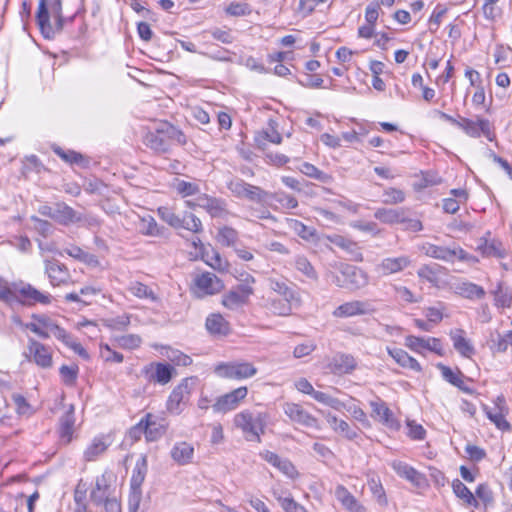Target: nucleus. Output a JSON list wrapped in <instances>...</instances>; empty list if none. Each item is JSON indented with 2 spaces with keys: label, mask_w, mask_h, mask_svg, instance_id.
I'll list each match as a JSON object with an SVG mask.
<instances>
[{
  "label": "nucleus",
  "mask_w": 512,
  "mask_h": 512,
  "mask_svg": "<svg viewBox=\"0 0 512 512\" xmlns=\"http://www.w3.org/2000/svg\"><path fill=\"white\" fill-rule=\"evenodd\" d=\"M266 413L253 414L244 410L234 417V425L240 429L247 441L260 442V434L264 433L266 422Z\"/></svg>",
  "instance_id": "nucleus-1"
},
{
  "label": "nucleus",
  "mask_w": 512,
  "mask_h": 512,
  "mask_svg": "<svg viewBox=\"0 0 512 512\" xmlns=\"http://www.w3.org/2000/svg\"><path fill=\"white\" fill-rule=\"evenodd\" d=\"M230 192L237 198L247 199L248 201L265 204L271 197V193L259 186L252 185L242 179L231 180L228 185Z\"/></svg>",
  "instance_id": "nucleus-2"
},
{
  "label": "nucleus",
  "mask_w": 512,
  "mask_h": 512,
  "mask_svg": "<svg viewBox=\"0 0 512 512\" xmlns=\"http://www.w3.org/2000/svg\"><path fill=\"white\" fill-rule=\"evenodd\" d=\"M217 376L228 379H246L257 373V368L249 362H227L215 366Z\"/></svg>",
  "instance_id": "nucleus-3"
},
{
  "label": "nucleus",
  "mask_w": 512,
  "mask_h": 512,
  "mask_svg": "<svg viewBox=\"0 0 512 512\" xmlns=\"http://www.w3.org/2000/svg\"><path fill=\"white\" fill-rule=\"evenodd\" d=\"M341 277H336L335 283L339 287L349 290H358L368 284L366 273L352 265H343L340 270Z\"/></svg>",
  "instance_id": "nucleus-4"
},
{
  "label": "nucleus",
  "mask_w": 512,
  "mask_h": 512,
  "mask_svg": "<svg viewBox=\"0 0 512 512\" xmlns=\"http://www.w3.org/2000/svg\"><path fill=\"white\" fill-rule=\"evenodd\" d=\"M483 410L487 418L502 431H509L511 429L510 423L506 420L508 408L506 400L503 395H499L493 402V407L483 404Z\"/></svg>",
  "instance_id": "nucleus-5"
},
{
  "label": "nucleus",
  "mask_w": 512,
  "mask_h": 512,
  "mask_svg": "<svg viewBox=\"0 0 512 512\" xmlns=\"http://www.w3.org/2000/svg\"><path fill=\"white\" fill-rule=\"evenodd\" d=\"M194 285V292L199 298L217 294L224 288L222 280L211 272H204L197 275L194 279Z\"/></svg>",
  "instance_id": "nucleus-6"
},
{
  "label": "nucleus",
  "mask_w": 512,
  "mask_h": 512,
  "mask_svg": "<svg viewBox=\"0 0 512 512\" xmlns=\"http://www.w3.org/2000/svg\"><path fill=\"white\" fill-rule=\"evenodd\" d=\"M27 358L37 366L48 369L53 365L52 352L50 348L33 338L28 339Z\"/></svg>",
  "instance_id": "nucleus-7"
},
{
  "label": "nucleus",
  "mask_w": 512,
  "mask_h": 512,
  "mask_svg": "<svg viewBox=\"0 0 512 512\" xmlns=\"http://www.w3.org/2000/svg\"><path fill=\"white\" fill-rule=\"evenodd\" d=\"M295 388L304 394L311 395L316 401L325 404L335 410L345 407L344 403L324 392L316 391L306 378H300L295 382Z\"/></svg>",
  "instance_id": "nucleus-8"
},
{
  "label": "nucleus",
  "mask_w": 512,
  "mask_h": 512,
  "mask_svg": "<svg viewBox=\"0 0 512 512\" xmlns=\"http://www.w3.org/2000/svg\"><path fill=\"white\" fill-rule=\"evenodd\" d=\"M175 373L176 370L172 365L162 362H152L143 368V374L149 382L161 385L169 383Z\"/></svg>",
  "instance_id": "nucleus-9"
},
{
  "label": "nucleus",
  "mask_w": 512,
  "mask_h": 512,
  "mask_svg": "<svg viewBox=\"0 0 512 512\" xmlns=\"http://www.w3.org/2000/svg\"><path fill=\"white\" fill-rule=\"evenodd\" d=\"M134 430L143 431L147 441L160 439L167 430V424L157 419L150 413L140 420Z\"/></svg>",
  "instance_id": "nucleus-10"
},
{
  "label": "nucleus",
  "mask_w": 512,
  "mask_h": 512,
  "mask_svg": "<svg viewBox=\"0 0 512 512\" xmlns=\"http://www.w3.org/2000/svg\"><path fill=\"white\" fill-rule=\"evenodd\" d=\"M247 387H239L217 399L212 405V409L216 413H226L234 410L239 403L247 396Z\"/></svg>",
  "instance_id": "nucleus-11"
},
{
  "label": "nucleus",
  "mask_w": 512,
  "mask_h": 512,
  "mask_svg": "<svg viewBox=\"0 0 512 512\" xmlns=\"http://www.w3.org/2000/svg\"><path fill=\"white\" fill-rule=\"evenodd\" d=\"M373 311L374 310L368 301L353 300L339 305L333 311L332 315L336 318H349L366 315Z\"/></svg>",
  "instance_id": "nucleus-12"
},
{
  "label": "nucleus",
  "mask_w": 512,
  "mask_h": 512,
  "mask_svg": "<svg viewBox=\"0 0 512 512\" xmlns=\"http://www.w3.org/2000/svg\"><path fill=\"white\" fill-rule=\"evenodd\" d=\"M283 409L284 413L291 421L305 427L318 428V420L307 412L301 405L296 403H286Z\"/></svg>",
  "instance_id": "nucleus-13"
},
{
  "label": "nucleus",
  "mask_w": 512,
  "mask_h": 512,
  "mask_svg": "<svg viewBox=\"0 0 512 512\" xmlns=\"http://www.w3.org/2000/svg\"><path fill=\"white\" fill-rule=\"evenodd\" d=\"M45 273L47 274L52 286L67 284L70 280L68 268L58 260L51 259L44 261Z\"/></svg>",
  "instance_id": "nucleus-14"
},
{
  "label": "nucleus",
  "mask_w": 512,
  "mask_h": 512,
  "mask_svg": "<svg viewBox=\"0 0 512 512\" xmlns=\"http://www.w3.org/2000/svg\"><path fill=\"white\" fill-rule=\"evenodd\" d=\"M196 204L213 218H222L228 214L226 202L220 198L201 194L196 198Z\"/></svg>",
  "instance_id": "nucleus-15"
},
{
  "label": "nucleus",
  "mask_w": 512,
  "mask_h": 512,
  "mask_svg": "<svg viewBox=\"0 0 512 512\" xmlns=\"http://www.w3.org/2000/svg\"><path fill=\"white\" fill-rule=\"evenodd\" d=\"M450 339L452 340L454 349L461 356L471 358L475 354L473 342L467 337L465 330L458 328L450 331Z\"/></svg>",
  "instance_id": "nucleus-16"
},
{
  "label": "nucleus",
  "mask_w": 512,
  "mask_h": 512,
  "mask_svg": "<svg viewBox=\"0 0 512 512\" xmlns=\"http://www.w3.org/2000/svg\"><path fill=\"white\" fill-rule=\"evenodd\" d=\"M17 291L19 292L22 303L34 304H49L51 302V296L45 294L34 288L30 284L20 283L18 284Z\"/></svg>",
  "instance_id": "nucleus-17"
},
{
  "label": "nucleus",
  "mask_w": 512,
  "mask_h": 512,
  "mask_svg": "<svg viewBox=\"0 0 512 512\" xmlns=\"http://www.w3.org/2000/svg\"><path fill=\"white\" fill-rule=\"evenodd\" d=\"M188 394V383L187 380H184L171 392L167 401V410L172 414H180L183 411L182 405L185 403Z\"/></svg>",
  "instance_id": "nucleus-18"
},
{
  "label": "nucleus",
  "mask_w": 512,
  "mask_h": 512,
  "mask_svg": "<svg viewBox=\"0 0 512 512\" xmlns=\"http://www.w3.org/2000/svg\"><path fill=\"white\" fill-rule=\"evenodd\" d=\"M82 214L68 206L65 202L55 203L54 221L67 226L74 223L82 222Z\"/></svg>",
  "instance_id": "nucleus-19"
},
{
  "label": "nucleus",
  "mask_w": 512,
  "mask_h": 512,
  "mask_svg": "<svg viewBox=\"0 0 512 512\" xmlns=\"http://www.w3.org/2000/svg\"><path fill=\"white\" fill-rule=\"evenodd\" d=\"M205 327L214 336H227L231 332L230 323L220 314L212 313L206 318Z\"/></svg>",
  "instance_id": "nucleus-20"
},
{
  "label": "nucleus",
  "mask_w": 512,
  "mask_h": 512,
  "mask_svg": "<svg viewBox=\"0 0 512 512\" xmlns=\"http://www.w3.org/2000/svg\"><path fill=\"white\" fill-rule=\"evenodd\" d=\"M405 345L416 352L429 350L440 354L441 350L440 341L436 338H424L410 335L405 338Z\"/></svg>",
  "instance_id": "nucleus-21"
},
{
  "label": "nucleus",
  "mask_w": 512,
  "mask_h": 512,
  "mask_svg": "<svg viewBox=\"0 0 512 512\" xmlns=\"http://www.w3.org/2000/svg\"><path fill=\"white\" fill-rule=\"evenodd\" d=\"M450 288L453 289L455 294L467 299H481L485 295V291L481 286L468 281L457 280Z\"/></svg>",
  "instance_id": "nucleus-22"
},
{
  "label": "nucleus",
  "mask_w": 512,
  "mask_h": 512,
  "mask_svg": "<svg viewBox=\"0 0 512 512\" xmlns=\"http://www.w3.org/2000/svg\"><path fill=\"white\" fill-rule=\"evenodd\" d=\"M391 466L400 477L407 479L413 485L421 487L425 483L424 476L408 464L402 461H394Z\"/></svg>",
  "instance_id": "nucleus-23"
},
{
  "label": "nucleus",
  "mask_w": 512,
  "mask_h": 512,
  "mask_svg": "<svg viewBox=\"0 0 512 512\" xmlns=\"http://www.w3.org/2000/svg\"><path fill=\"white\" fill-rule=\"evenodd\" d=\"M267 142L273 144H280L282 142V136L276 129V123L273 120H269L268 127L258 132L255 136V143L261 150H265Z\"/></svg>",
  "instance_id": "nucleus-24"
},
{
  "label": "nucleus",
  "mask_w": 512,
  "mask_h": 512,
  "mask_svg": "<svg viewBox=\"0 0 512 512\" xmlns=\"http://www.w3.org/2000/svg\"><path fill=\"white\" fill-rule=\"evenodd\" d=\"M110 446L109 438L106 436L95 437L83 453L85 461H96Z\"/></svg>",
  "instance_id": "nucleus-25"
},
{
  "label": "nucleus",
  "mask_w": 512,
  "mask_h": 512,
  "mask_svg": "<svg viewBox=\"0 0 512 512\" xmlns=\"http://www.w3.org/2000/svg\"><path fill=\"white\" fill-rule=\"evenodd\" d=\"M335 497L342 506L349 512H364L366 509L343 485H337L335 488Z\"/></svg>",
  "instance_id": "nucleus-26"
},
{
  "label": "nucleus",
  "mask_w": 512,
  "mask_h": 512,
  "mask_svg": "<svg viewBox=\"0 0 512 512\" xmlns=\"http://www.w3.org/2000/svg\"><path fill=\"white\" fill-rule=\"evenodd\" d=\"M450 122H454L462 127L465 132L472 137H478L481 134H488L490 132V124L488 120L480 119L475 122L468 119H462L461 121H455L450 117Z\"/></svg>",
  "instance_id": "nucleus-27"
},
{
  "label": "nucleus",
  "mask_w": 512,
  "mask_h": 512,
  "mask_svg": "<svg viewBox=\"0 0 512 512\" xmlns=\"http://www.w3.org/2000/svg\"><path fill=\"white\" fill-rule=\"evenodd\" d=\"M370 406L372 408L371 416L383 423L384 425L393 428L396 426V420L393 417L392 411L387 407V405L381 401H372L370 402Z\"/></svg>",
  "instance_id": "nucleus-28"
},
{
  "label": "nucleus",
  "mask_w": 512,
  "mask_h": 512,
  "mask_svg": "<svg viewBox=\"0 0 512 512\" xmlns=\"http://www.w3.org/2000/svg\"><path fill=\"white\" fill-rule=\"evenodd\" d=\"M410 263L411 261L407 256H400L395 258L388 257L381 261L378 269L382 272V274L390 275L404 270L410 265Z\"/></svg>",
  "instance_id": "nucleus-29"
},
{
  "label": "nucleus",
  "mask_w": 512,
  "mask_h": 512,
  "mask_svg": "<svg viewBox=\"0 0 512 512\" xmlns=\"http://www.w3.org/2000/svg\"><path fill=\"white\" fill-rule=\"evenodd\" d=\"M170 455L177 464L186 465L192 461L194 448L185 441L178 442L171 449Z\"/></svg>",
  "instance_id": "nucleus-30"
},
{
  "label": "nucleus",
  "mask_w": 512,
  "mask_h": 512,
  "mask_svg": "<svg viewBox=\"0 0 512 512\" xmlns=\"http://www.w3.org/2000/svg\"><path fill=\"white\" fill-rule=\"evenodd\" d=\"M331 371L335 374H348L356 368V361L348 354H338L330 363Z\"/></svg>",
  "instance_id": "nucleus-31"
},
{
  "label": "nucleus",
  "mask_w": 512,
  "mask_h": 512,
  "mask_svg": "<svg viewBox=\"0 0 512 512\" xmlns=\"http://www.w3.org/2000/svg\"><path fill=\"white\" fill-rule=\"evenodd\" d=\"M48 0H39L36 20L42 34L46 38H50L54 34V28L49 21Z\"/></svg>",
  "instance_id": "nucleus-32"
},
{
  "label": "nucleus",
  "mask_w": 512,
  "mask_h": 512,
  "mask_svg": "<svg viewBox=\"0 0 512 512\" xmlns=\"http://www.w3.org/2000/svg\"><path fill=\"white\" fill-rule=\"evenodd\" d=\"M74 423V406L71 405L69 410L59 420V434L65 443H69L72 439Z\"/></svg>",
  "instance_id": "nucleus-33"
},
{
  "label": "nucleus",
  "mask_w": 512,
  "mask_h": 512,
  "mask_svg": "<svg viewBox=\"0 0 512 512\" xmlns=\"http://www.w3.org/2000/svg\"><path fill=\"white\" fill-rule=\"evenodd\" d=\"M389 355L403 368L414 371H421V366L416 359L411 357L406 351L400 348H387Z\"/></svg>",
  "instance_id": "nucleus-34"
},
{
  "label": "nucleus",
  "mask_w": 512,
  "mask_h": 512,
  "mask_svg": "<svg viewBox=\"0 0 512 512\" xmlns=\"http://www.w3.org/2000/svg\"><path fill=\"white\" fill-rule=\"evenodd\" d=\"M145 144L158 152L168 151L169 143L162 132V125H160L155 132H149L145 136Z\"/></svg>",
  "instance_id": "nucleus-35"
},
{
  "label": "nucleus",
  "mask_w": 512,
  "mask_h": 512,
  "mask_svg": "<svg viewBox=\"0 0 512 512\" xmlns=\"http://www.w3.org/2000/svg\"><path fill=\"white\" fill-rule=\"evenodd\" d=\"M403 208H378L374 212V217L385 224H399L403 221Z\"/></svg>",
  "instance_id": "nucleus-36"
},
{
  "label": "nucleus",
  "mask_w": 512,
  "mask_h": 512,
  "mask_svg": "<svg viewBox=\"0 0 512 512\" xmlns=\"http://www.w3.org/2000/svg\"><path fill=\"white\" fill-rule=\"evenodd\" d=\"M147 474V459L146 456H141L137 460L130 480V489L141 490V486Z\"/></svg>",
  "instance_id": "nucleus-37"
},
{
  "label": "nucleus",
  "mask_w": 512,
  "mask_h": 512,
  "mask_svg": "<svg viewBox=\"0 0 512 512\" xmlns=\"http://www.w3.org/2000/svg\"><path fill=\"white\" fill-rule=\"evenodd\" d=\"M202 258L204 259L207 265H209L215 270L226 271L228 269L229 264L227 260L222 258L220 253L212 247H210L209 249H204V251L202 252Z\"/></svg>",
  "instance_id": "nucleus-38"
},
{
  "label": "nucleus",
  "mask_w": 512,
  "mask_h": 512,
  "mask_svg": "<svg viewBox=\"0 0 512 512\" xmlns=\"http://www.w3.org/2000/svg\"><path fill=\"white\" fill-rule=\"evenodd\" d=\"M454 494L467 506L478 507V501L473 493L458 479L452 482Z\"/></svg>",
  "instance_id": "nucleus-39"
},
{
  "label": "nucleus",
  "mask_w": 512,
  "mask_h": 512,
  "mask_svg": "<svg viewBox=\"0 0 512 512\" xmlns=\"http://www.w3.org/2000/svg\"><path fill=\"white\" fill-rule=\"evenodd\" d=\"M270 288L283 296L285 300L295 302V305H300L301 300L298 293L287 286L286 283L271 279Z\"/></svg>",
  "instance_id": "nucleus-40"
},
{
  "label": "nucleus",
  "mask_w": 512,
  "mask_h": 512,
  "mask_svg": "<svg viewBox=\"0 0 512 512\" xmlns=\"http://www.w3.org/2000/svg\"><path fill=\"white\" fill-rule=\"evenodd\" d=\"M287 226L304 240H311L315 237L316 231L312 227L306 226L297 219L287 218Z\"/></svg>",
  "instance_id": "nucleus-41"
},
{
  "label": "nucleus",
  "mask_w": 512,
  "mask_h": 512,
  "mask_svg": "<svg viewBox=\"0 0 512 512\" xmlns=\"http://www.w3.org/2000/svg\"><path fill=\"white\" fill-rule=\"evenodd\" d=\"M17 288L18 284H13L12 287H8L6 283L0 280V300L9 305L20 303L21 299Z\"/></svg>",
  "instance_id": "nucleus-42"
},
{
  "label": "nucleus",
  "mask_w": 512,
  "mask_h": 512,
  "mask_svg": "<svg viewBox=\"0 0 512 512\" xmlns=\"http://www.w3.org/2000/svg\"><path fill=\"white\" fill-rule=\"evenodd\" d=\"M450 384L466 394H472L474 392L471 386L472 380L464 376L460 371L454 373L450 369Z\"/></svg>",
  "instance_id": "nucleus-43"
},
{
  "label": "nucleus",
  "mask_w": 512,
  "mask_h": 512,
  "mask_svg": "<svg viewBox=\"0 0 512 512\" xmlns=\"http://www.w3.org/2000/svg\"><path fill=\"white\" fill-rule=\"evenodd\" d=\"M63 0H48V13L55 18V30L61 31L64 27V17L62 16Z\"/></svg>",
  "instance_id": "nucleus-44"
},
{
  "label": "nucleus",
  "mask_w": 512,
  "mask_h": 512,
  "mask_svg": "<svg viewBox=\"0 0 512 512\" xmlns=\"http://www.w3.org/2000/svg\"><path fill=\"white\" fill-rule=\"evenodd\" d=\"M180 228L193 233H200L203 230L201 220L193 213L188 212L180 218Z\"/></svg>",
  "instance_id": "nucleus-45"
},
{
  "label": "nucleus",
  "mask_w": 512,
  "mask_h": 512,
  "mask_svg": "<svg viewBox=\"0 0 512 512\" xmlns=\"http://www.w3.org/2000/svg\"><path fill=\"white\" fill-rule=\"evenodd\" d=\"M162 132L166 137L168 143L177 142L178 144L184 145L186 143V137L184 133L169 123H162Z\"/></svg>",
  "instance_id": "nucleus-46"
},
{
  "label": "nucleus",
  "mask_w": 512,
  "mask_h": 512,
  "mask_svg": "<svg viewBox=\"0 0 512 512\" xmlns=\"http://www.w3.org/2000/svg\"><path fill=\"white\" fill-rule=\"evenodd\" d=\"M107 489L108 486L106 484L104 476H102L101 478H97L95 488L91 491L90 495L93 503H95L96 505L102 504L103 501H105L108 498Z\"/></svg>",
  "instance_id": "nucleus-47"
},
{
  "label": "nucleus",
  "mask_w": 512,
  "mask_h": 512,
  "mask_svg": "<svg viewBox=\"0 0 512 512\" xmlns=\"http://www.w3.org/2000/svg\"><path fill=\"white\" fill-rule=\"evenodd\" d=\"M455 260H458L467 266H473L478 262V259L475 256L468 254L460 247L450 248V264L454 265Z\"/></svg>",
  "instance_id": "nucleus-48"
},
{
  "label": "nucleus",
  "mask_w": 512,
  "mask_h": 512,
  "mask_svg": "<svg viewBox=\"0 0 512 512\" xmlns=\"http://www.w3.org/2000/svg\"><path fill=\"white\" fill-rule=\"evenodd\" d=\"M173 187L182 197L196 195L200 191V188L196 183L187 182L181 179H175Z\"/></svg>",
  "instance_id": "nucleus-49"
},
{
  "label": "nucleus",
  "mask_w": 512,
  "mask_h": 512,
  "mask_svg": "<svg viewBox=\"0 0 512 512\" xmlns=\"http://www.w3.org/2000/svg\"><path fill=\"white\" fill-rule=\"evenodd\" d=\"M300 171L306 176L319 180L323 183H328L331 180V176L319 170L316 166L311 163L305 162L300 167Z\"/></svg>",
  "instance_id": "nucleus-50"
},
{
  "label": "nucleus",
  "mask_w": 512,
  "mask_h": 512,
  "mask_svg": "<svg viewBox=\"0 0 512 512\" xmlns=\"http://www.w3.org/2000/svg\"><path fill=\"white\" fill-rule=\"evenodd\" d=\"M248 300L243 298L241 295L236 293L234 290H230L222 297V304L224 307L235 310L240 307H242L244 304L247 303Z\"/></svg>",
  "instance_id": "nucleus-51"
},
{
  "label": "nucleus",
  "mask_w": 512,
  "mask_h": 512,
  "mask_svg": "<svg viewBox=\"0 0 512 512\" xmlns=\"http://www.w3.org/2000/svg\"><path fill=\"white\" fill-rule=\"evenodd\" d=\"M129 291L131 292V294L138 298L150 299L151 301L157 300V296L155 295L153 290L149 288L147 285L140 282L131 283Z\"/></svg>",
  "instance_id": "nucleus-52"
},
{
  "label": "nucleus",
  "mask_w": 512,
  "mask_h": 512,
  "mask_svg": "<svg viewBox=\"0 0 512 512\" xmlns=\"http://www.w3.org/2000/svg\"><path fill=\"white\" fill-rule=\"evenodd\" d=\"M238 239V232L231 227H222L218 231L217 240L223 246H233Z\"/></svg>",
  "instance_id": "nucleus-53"
},
{
  "label": "nucleus",
  "mask_w": 512,
  "mask_h": 512,
  "mask_svg": "<svg viewBox=\"0 0 512 512\" xmlns=\"http://www.w3.org/2000/svg\"><path fill=\"white\" fill-rule=\"evenodd\" d=\"M295 268L303 273L307 278L316 280L317 279V273L314 269V267L311 265L309 260L304 256H297L295 258L294 262Z\"/></svg>",
  "instance_id": "nucleus-54"
},
{
  "label": "nucleus",
  "mask_w": 512,
  "mask_h": 512,
  "mask_svg": "<svg viewBox=\"0 0 512 512\" xmlns=\"http://www.w3.org/2000/svg\"><path fill=\"white\" fill-rule=\"evenodd\" d=\"M274 496L285 512H309L303 505L291 497H282L274 492Z\"/></svg>",
  "instance_id": "nucleus-55"
},
{
  "label": "nucleus",
  "mask_w": 512,
  "mask_h": 512,
  "mask_svg": "<svg viewBox=\"0 0 512 512\" xmlns=\"http://www.w3.org/2000/svg\"><path fill=\"white\" fill-rule=\"evenodd\" d=\"M501 0H485L483 4V13L487 19L495 20L502 15Z\"/></svg>",
  "instance_id": "nucleus-56"
},
{
  "label": "nucleus",
  "mask_w": 512,
  "mask_h": 512,
  "mask_svg": "<svg viewBox=\"0 0 512 512\" xmlns=\"http://www.w3.org/2000/svg\"><path fill=\"white\" fill-rule=\"evenodd\" d=\"M139 229L142 234L148 236H157L160 234L156 220L150 215L141 218Z\"/></svg>",
  "instance_id": "nucleus-57"
},
{
  "label": "nucleus",
  "mask_w": 512,
  "mask_h": 512,
  "mask_svg": "<svg viewBox=\"0 0 512 512\" xmlns=\"http://www.w3.org/2000/svg\"><path fill=\"white\" fill-rule=\"evenodd\" d=\"M158 215L164 222H166L171 227L175 229H180L181 216L177 215L171 208L159 207Z\"/></svg>",
  "instance_id": "nucleus-58"
},
{
  "label": "nucleus",
  "mask_w": 512,
  "mask_h": 512,
  "mask_svg": "<svg viewBox=\"0 0 512 512\" xmlns=\"http://www.w3.org/2000/svg\"><path fill=\"white\" fill-rule=\"evenodd\" d=\"M293 304H295V302H290L285 299H273L270 302V310L276 315L287 316L290 315Z\"/></svg>",
  "instance_id": "nucleus-59"
},
{
  "label": "nucleus",
  "mask_w": 512,
  "mask_h": 512,
  "mask_svg": "<svg viewBox=\"0 0 512 512\" xmlns=\"http://www.w3.org/2000/svg\"><path fill=\"white\" fill-rule=\"evenodd\" d=\"M478 249L481 250L485 256H495L498 258L504 256L502 245L497 241L488 242L485 240L483 244L479 245Z\"/></svg>",
  "instance_id": "nucleus-60"
},
{
  "label": "nucleus",
  "mask_w": 512,
  "mask_h": 512,
  "mask_svg": "<svg viewBox=\"0 0 512 512\" xmlns=\"http://www.w3.org/2000/svg\"><path fill=\"white\" fill-rule=\"evenodd\" d=\"M56 155H58L62 160L70 164H80L83 161L82 154L75 152L73 150H63L60 147H55L53 149Z\"/></svg>",
  "instance_id": "nucleus-61"
},
{
  "label": "nucleus",
  "mask_w": 512,
  "mask_h": 512,
  "mask_svg": "<svg viewBox=\"0 0 512 512\" xmlns=\"http://www.w3.org/2000/svg\"><path fill=\"white\" fill-rule=\"evenodd\" d=\"M31 221L33 222L34 229L43 237L52 234L54 226L49 221L40 219L37 216H32Z\"/></svg>",
  "instance_id": "nucleus-62"
},
{
  "label": "nucleus",
  "mask_w": 512,
  "mask_h": 512,
  "mask_svg": "<svg viewBox=\"0 0 512 512\" xmlns=\"http://www.w3.org/2000/svg\"><path fill=\"white\" fill-rule=\"evenodd\" d=\"M60 375L63 379V382L67 385H72L75 383L78 374V367L76 365L68 366L62 365L60 367Z\"/></svg>",
  "instance_id": "nucleus-63"
},
{
  "label": "nucleus",
  "mask_w": 512,
  "mask_h": 512,
  "mask_svg": "<svg viewBox=\"0 0 512 512\" xmlns=\"http://www.w3.org/2000/svg\"><path fill=\"white\" fill-rule=\"evenodd\" d=\"M496 305L501 307H510L512 304V293L503 287H499L495 292Z\"/></svg>",
  "instance_id": "nucleus-64"
}]
</instances>
